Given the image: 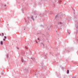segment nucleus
Returning <instances> with one entry per match:
<instances>
[{
	"instance_id": "423d86ee",
	"label": "nucleus",
	"mask_w": 78,
	"mask_h": 78,
	"mask_svg": "<svg viewBox=\"0 0 78 78\" xmlns=\"http://www.w3.org/2000/svg\"><path fill=\"white\" fill-rule=\"evenodd\" d=\"M59 23H60V24H61V23H61V22L60 23H59L58 24H59Z\"/></svg>"
},
{
	"instance_id": "f257e3e1",
	"label": "nucleus",
	"mask_w": 78,
	"mask_h": 78,
	"mask_svg": "<svg viewBox=\"0 0 78 78\" xmlns=\"http://www.w3.org/2000/svg\"><path fill=\"white\" fill-rule=\"evenodd\" d=\"M1 45H3V41H1Z\"/></svg>"
},
{
	"instance_id": "39448f33",
	"label": "nucleus",
	"mask_w": 78,
	"mask_h": 78,
	"mask_svg": "<svg viewBox=\"0 0 78 78\" xmlns=\"http://www.w3.org/2000/svg\"><path fill=\"white\" fill-rule=\"evenodd\" d=\"M2 34L3 36H4V34L3 33H2Z\"/></svg>"
},
{
	"instance_id": "9b49d317",
	"label": "nucleus",
	"mask_w": 78,
	"mask_h": 78,
	"mask_svg": "<svg viewBox=\"0 0 78 78\" xmlns=\"http://www.w3.org/2000/svg\"><path fill=\"white\" fill-rule=\"evenodd\" d=\"M4 6H6V5H5Z\"/></svg>"
},
{
	"instance_id": "f8f14e48",
	"label": "nucleus",
	"mask_w": 78,
	"mask_h": 78,
	"mask_svg": "<svg viewBox=\"0 0 78 78\" xmlns=\"http://www.w3.org/2000/svg\"><path fill=\"white\" fill-rule=\"evenodd\" d=\"M37 39H38V40H39V38H37Z\"/></svg>"
},
{
	"instance_id": "9d476101",
	"label": "nucleus",
	"mask_w": 78,
	"mask_h": 78,
	"mask_svg": "<svg viewBox=\"0 0 78 78\" xmlns=\"http://www.w3.org/2000/svg\"><path fill=\"white\" fill-rule=\"evenodd\" d=\"M5 39H3V41H5Z\"/></svg>"
},
{
	"instance_id": "7ed1b4c3",
	"label": "nucleus",
	"mask_w": 78,
	"mask_h": 78,
	"mask_svg": "<svg viewBox=\"0 0 78 78\" xmlns=\"http://www.w3.org/2000/svg\"><path fill=\"white\" fill-rule=\"evenodd\" d=\"M21 61H22V62H23V59H21Z\"/></svg>"
},
{
	"instance_id": "f03ea898",
	"label": "nucleus",
	"mask_w": 78,
	"mask_h": 78,
	"mask_svg": "<svg viewBox=\"0 0 78 78\" xmlns=\"http://www.w3.org/2000/svg\"><path fill=\"white\" fill-rule=\"evenodd\" d=\"M67 73H68V74L69 73V70H67Z\"/></svg>"
},
{
	"instance_id": "0eeeda50",
	"label": "nucleus",
	"mask_w": 78,
	"mask_h": 78,
	"mask_svg": "<svg viewBox=\"0 0 78 78\" xmlns=\"http://www.w3.org/2000/svg\"><path fill=\"white\" fill-rule=\"evenodd\" d=\"M36 43H38V42H37V40H36Z\"/></svg>"
},
{
	"instance_id": "20e7f679",
	"label": "nucleus",
	"mask_w": 78,
	"mask_h": 78,
	"mask_svg": "<svg viewBox=\"0 0 78 78\" xmlns=\"http://www.w3.org/2000/svg\"><path fill=\"white\" fill-rule=\"evenodd\" d=\"M25 48H26V49H28V47L27 46H25Z\"/></svg>"
},
{
	"instance_id": "1a4fd4ad",
	"label": "nucleus",
	"mask_w": 78,
	"mask_h": 78,
	"mask_svg": "<svg viewBox=\"0 0 78 78\" xmlns=\"http://www.w3.org/2000/svg\"><path fill=\"white\" fill-rule=\"evenodd\" d=\"M33 20H34V18H32Z\"/></svg>"
},
{
	"instance_id": "6e6552de",
	"label": "nucleus",
	"mask_w": 78,
	"mask_h": 78,
	"mask_svg": "<svg viewBox=\"0 0 78 78\" xmlns=\"http://www.w3.org/2000/svg\"><path fill=\"white\" fill-rule=\"evenodd\" d=\"M5 38V39H6V36H5L4 37Z\"/></svg>"
}]
</instances>
